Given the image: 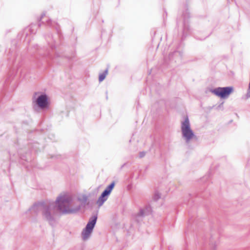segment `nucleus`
<instances>
[{
  "label": "nucleus",
  "mask_w": 250,
  "mask_h": 250,
  "mask_svg": "<svg viewBox=\"0 0 250 250\" xmlns=\"http://www.w3.org/2000/svg\"><path fill=\"white\" fill-rule=\"evenodd\" d=\"M108 196V195L105 192H103L97 201V204L99 207H101L103 205L104 202L107 200Z\"/></svg>",
  "instance_id": "obj_8"
},
{
  "label": "nucleus",
  "mask_w": 250,
  "mask_h": 250,
  "mask_svg": "<svg viewBox=\"0 0 250 250\" xmlns=\"http://www.w3.org/2000/svg\"><path fill=\"white\" fill-rule=\"evenodd\" d=\"M233 91L232 87H218L212 91V92L216 96L225 98Z\"/></svg>",
  "instance_id": "obj_5"
},
{
  "label": "nucleus",
  "mask_w": 250,
  "mask_h": 250,
  "mask_svg": "<svg viewBox=\"0 0 250 250\" xmlns=\"http://www.w3.org/2000/svg\"><path fill=\"white\" fill-rule=\"evenodd\" d=\"M115 182L113 181L104 191L106 194L109 195L115 186Z\"/></svg>",
  "instance_id": "obj_10"
},
{
  "label": "nucleus",
  "mask_w": 250,
  "mask_h": 250,
  "mask_svg": "<svg viewBox=\"0 0 250 250\" xmlns=\"http://www.w3.org/2000/svg\"><path fill=\"white\" fill-rule=\"evenodd\" d=\"M54 203L56 208L63 214L75 213L81 209L80 206H75L72 196L66 192L60 194Z\"/></svg>",
  "instance_id": "obj_2"
},
{
  "label": "nucleus",
  "mask_w": 250,
  "mask_h": 250,
  "mask_svg": "<svg viewBox=\"0 0 250 250\" xmlns=\"http://www.w3.org/2000/svg\"><path fill=\"white\" fill-rule=\"evenodd\" d=\"M107 70H106L104 73L100 74L99 75V80L100 82L103 81L107 74Z\"/></svg>",
  "instance_id": "obj_11"
},
{
  "label": "nucleus",
  "mask_w": 250,
  "mask_h": 250,
  "mask_svg": "<svg viewBox=\"0 0 250 250\" xmlns=\"http://www.w3.org/2000/svg\"><path fill=\"white\" fill-rule=\"evenodd\" d=\"M97 217L94 216L88 222L86 227L82 232V236L84 240H87L92 232L93 229L96 223Z\"/></svg>",
  "instance_id": "obj_4"
},
{
  "label": "nucleus",
  "mask_w": 250,
  "mask_h": 250,
  "mask_svg": "<svg viewBox=\"0 0 250 250\" xmlns=\"http://www.w3.org/2000/svg\"><path fill=\"white\" fill-rule=\"evenodd\" d=\"M151 208L149 206H146L144 208H141L138 214V216L143 217L148 215L151 212Z\"/></svg>",
  "instance_id": "obj_7"
},
{
  "label": "nucleus",
  "mask_w": 250,
  "mask_h": 250,
  "mask_svg": "<svg viewBox=\"0 0 250 250\" xmlns=\"http://www.w3.org/2000/svg\"><path fill=\"white\" fill-rule=\"evenodd\" d=\"M144 155V154L143 153V154H142L141 155V157H143Z\"/></svg>",
  "instance_id": "obj_13"
},
{
  "label": "nucleus",
  "mask_w": 250,
  "mask_h": 250,
  "mask_svg": "<svg viewBox=\"0 0 250 250\" xmlns=\"http://www.w3.org/2000/svg\"><path fill=\"white\" fill-rule=\"evenodd\" d=\"M181 130L183 137L185 138L187 142L194 137L193 132L190 127L189 122L187 116L182 124Z\"/></svg>",
  "instance_id": "obj_3"
},
{
  "label": "nucleus",
  "mask_w": 250,
  "mask_h": 250,
  "mask_svg": "<svg viewBox=\"0 0 250 250\" xmlns=\"http://www.w3.org/2000/svg\"><path fill=\"white\" fill-rule=\"evenodd\" d=\"M37 104L42 108L46 107L48 104L47 96L45 95H42L39 96L37 100Z\"/></svg>",
  "instance_id": "obj_6"
},
{
  "label": "nucleus",
  "mask_w": 250,
  "mask_h": 250,
  "mask_svg": "<svg viewBox=\"0 0 250 250\" xmlns=\"http://www.w3.org/2000/svg\"><path fill=\"white\" fill-rule=\"evenodd\" d=\"M161 198V194L159 192H155L153 196V200L157 201Z\"/></svg>",
  "instance_id": "obj_12"
},
{
  "label": "nucleus",
  "mask_w": 250,
  "mask_h": 250,
  "mask_svg": "<svg viewBox=\"0 0 250 250\" xmlns=\"http://www.w3.org/2000/svg\"><path fill=\"white\" fill-rule=\"evenodd\" d=\"M31 211L35 213L41 211L42 219L50 225L54 226L57 224V208L54 201L34 205L31 208Z\"/></svg>",
  "instance_id": "obj_1"
},
{
  "label": "nucleus",
  "mask_w": 250,
  "mask_h": 250,
  "mask_svg": "<svg viewBox=\"0 0 250 250\" xmlns=\"http://www.w3.org/2000/svg\"><path fill=\"white\" fill-rule=\"evenodd\" d=\"M87 200V196L86 195H82V196L78 198V201L80 202V204L77 205L75 202V206H80L81 208L83 206H84Z\"/></svg>",
  "instance_id": "obj_9"
}]
</instances>
